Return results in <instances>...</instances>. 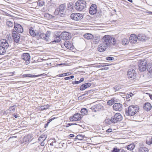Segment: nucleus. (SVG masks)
I'll return each mask as SVG.
<instances>
[{"mask_svg":"<svg viewBox=\"0 0 152 152\" xmlns=\"http://www.w3.org/2000/svg\"><path fill=\"white\" fill-rule=\"evenodd\" d=\"M149 96L150 99L152 100V95H149Z\"/></svg>","mask_w":152,"mask_h":152,"instance_id":"774afa93","label":"nucleus"},{"mask_svg":"<svg viewBox=\"0 0 152 152\" xmlns=\"http://www.w3.org/2000/svg\"><path fill=\"white\" fill-rule=\"evenodd\" d=\"M68 73H64L62 74V77H64L66 76L67 75V74Z\"/></svg>","mask_w":152,"mask_h":152,"instance_id":"864d4df0","label":"nucleus"},{"mask_svg":"<svg viewBox=\"0 0 152 152\" xmlns=\"http://www.w3.org/2000/svg\"><path fill=\"white\" fill-rule=\"evenodd\" d=\"M111 118L110 119H106L105 120V122L107 124H110L111 123H113L111 121Z\"/></svg>","mask_w":152,"mask_h":152,"instance_id":"58836bf2","label":"nucleus"},{"mask_svg":"<svg viewBox=\"0 0 152 152\" xmlns=\"http://www.w3.org/2000/svg\"><path fill=\"white\" fill-rule=\"evenodd\" d=\"M74 4L72 3H69L67 4L66 9L69 11H71L73 9Z\"/></svg>","mask_w":152,"mask_h":152,"instance_id":"b1692460","label":"nucleus"},{"mask_svg":"<svg viewBox=\"0 0 152 152\" xmlns=\"http://www.w3.org/2000/svg\"><path fill=\"white\" fill-rule=\"evenodd\" d=\"M146 143L148 145H150L152 144V142H151L150 138H149L147 140Z\"/></svg>","mask_w":152,"mask_h":152,"instance_id":"ea45409f","label":"nucleus"},{"mask_svg":"<svg viewBox=\"0 0 152 152\" xmlns=\"http://www.w3.org/2000/svg\"><path fill=\"white\" fill-rule=\"evenodd\" d=\"M59 14L60 15L61 17H63L64 15V12H61V13H59Z\"/></svg>","mask_w":152,"mask_h":152,"instance_id":"de8ad7c7","label":"nucleus"},{"mask_svg":"<svg viewBox=\"0 0 152 152\" xmlns=\"http://www.w3.org/2000/svg\"><path fill=\"white\" fill-rule=\"evenodd\" d=\"M66 8V5L65 4H61L59 7V12L61 13L64 12Z\"/></svg>","mask_w":152,"mask_h":152,"instance_id":"aec40b11","label":"nucleus"},{"mask_svg":"<svg viewBox=\"0 0 152 152\" xmlns=\"http://www.w3.org/2000/svg\"><path fill=\"white\" fill-rule=\"evenodd\" d=\"M70 16L72 19L75 20H79L83 17L82 14L76 13H72Z\"/></svg>","mask_w":152,"mask_h":152,"instance_id":"423d86ee","label":"nucleus"},{"mask_svg":"<svg viewBox=\"0 0 152 152\" xmlns=\"http://www.w3.org/2000/svg\"><path fill=\"white\" fill-rule=\"evenodd\" d=\"M108 69V67H105L103 68L102 69H101V70H107Z\"/></svg>","mask_w":152,"mask_h":152,"instance_id":"4d7b16f0","label":"nucleus"},{"mask_svg":"<svg viewBox=\"0 0 152 152\" xmlns=\"http://www.w3.org/2000/svg\"><path fill=\"white\" fill-rule=\"evenodd\" d=\"M80 83L79 81H75L72 82V84H79Z\"/></svg>","mask_w":152,"mask_h":152,"instance_id":"49530a36","label":"nucleus"},{"mask_svg":"<svg viewBox=\"0 0 152 152\" xmlns=\"http://www.w3.org/2000/svg\"><path fill=\"white\" fill-rule=\"evenodd\" d=\"M84 80V78L83 77H82L80 79L79 81L80 83L83 81Z\"/></svg>","mask_w":152,"mask_h":152,"instance_id":"3c124183","label":"nucleus"},{"mask_svg":"<svg viewBox=\"0 0 152 152\" xmlns=\"http://www.w3.org/2000/svg\"><path fill=\"white\" fill-rule=\"evenodd\" d=\"M112 39L111 40V44H112L113 45H115L116 42V40L114 38H112L111 37Z\"/></svg>","mask_w":152,"mask_h":152,"instance_id":"c9c22d12","label":"nucleus"},{"mask_svg":"<svg viewBox=\"0 0 152 152\" xmlns=\"http://www.w3.org/2000/svg\"><path fill=\"white\" fill-rule=\"evenodd\" d=\"M83 136L82 135H78L75 138L74 140H76L77 139L80 140H82L83 139Z\"/></svg>","mask_w":152,"mask_h":152,"instance_id":"473e14b6","label":"nucleus"},{"mask_svg":"<svg viewBox=\"0 0 152 152\" xmlns=\"http://www.w3.org/2000/svg\"><path fill=\"white\" fill-rule=\"evenodd\" d=\"M69 77L70 78V79H72L74 77V76L73 75H72Z\"/></svg>","mask_w":152,"mask_h":152,"instance_id":"69168bd1","label":"nucleus"},{"mask_svg":"<svg viewBox=\"0 0 152 152\" xmlns=\"http://www.w3.org/2000/svg\"><path fill=\"white\" fill-rule=\"evenodd\" d=\"M57 76H58V77H62V74H59Z\"/></svg>","mask_w":152,"mask_h":152,"instance_id":"338daca9","label":"nucleus"},{"mask_svg":"<svg viewBox=\"0 0 152 152\" xmlns=\"http://www.w3.org/2000/svg\"><path fill=\"white\" fill-rule=\"evenodd\" d=\"M91 86L90 83H87L82 85L80 87V90L83 91Z\"/></svg>","mask_w":152,"mask_h":152,"instance_id":"f3484780","label":"nucleus"},{"mask_svg":"<svg viewBox=\"0 0 152 152\" xmlns=\"http://www.w3.org/2000/svg\"><path fill=\"white\" fill-rule=\"evenodd\" d=\"M20 35V34L16 32L12 33V37L14 41L16 43H18L19 41Z\"/></svg>","mask_w":152,"mask_h":152,"instance_id":"2eb2a0df","label":"nucleus"},{"mask_svg":"<svg viewBox=\"0 0 152 152\" xmlns=\"http://www.w3.org/2000/svg\"><path fill=\"white\" fill-rule=\"evenodd\" d=\"M119 151H120V150L119 149L115 148H113L112 152H119Z\"/></svg>","mask_w":152,"mask_h":152,"instance_id":"c03bdc74","label":"nucleus"},{"mask_svg":"<svg viewBox=\"0 0 152 152\" xmlns=\"http://www.w3.org/2000/svg\"><path fill=\"white\" fill-rule=\"evenodd\" d=\"M22 58L23 60L26 61V63L27 64H29L30 56L28 53H23L22 56Z\"/></svg>","mask_w":152,"mask_h":152,"instance_id":"f8f14e48","label":"nucleus"},{"mask_svg":"<svg viewBox=\"0 0 152 152\" xmlns=\"http://www.w3.org/2000/svg\"><path fill=\"white\" fill-rule=\"evenodd\" d=\"M135 148V145L134 144H131L128 145L127 147V149L129 150H132Z\"/></svg>","mask_w":152,"mask_h":152,"instance_id":"c85d7f7f","label":"nucleus"},{"mask_svg":"<svg viewBox=\"0 0 152 152\" xmlns=\"http://www.w3.org/2000/svg\"><path fill=\"white\" fill-rule=\"evenodd\" d=\"M86 6V1L83 0H78L75 3V8L79 11H81L84 10Z\"/></svg>","mask_w":152,"mask_h":152,"instance_id":"7ed1b4c3","label":"nucleus"},{"mask_svg":"<svg viewBox=\"0 0 152 152\" xmlns=\"http://www.w3.org/2000/svg\"><path fill=\"white\" fill-rule=\"evenodd\" d=\"M7 25L9 27H12L13 26V23L10 21H8L6 22Z\"/></svg>","mask_w":152,"mask_h":152,"instance_id":"2f4dec72","label":"nucleus"},{"mask_svg":"<svg viewBox=\"0 0 152 152\" xmlns=\"http://www.w3.org/2000/svg\"><path fill=\"white\" fill-rule=\"evenodd\" d=\"M74 124L76 125L77 124H73L72 123L68 124V125H69V126H70L71 125H74Z\"/></svg>","mask_w":152,"mask_h":152,"instance_id":"e2e57ef3","label":"nucleus"},{"mask_svg":"<svg viewBox=\"0 0 152 152\" xmlns=\"http://www.w3.org/2000/svg\"><path fill=\"white\" fill-rule=\"evenodd\" d=\"M81 118V117L80 114L76 113L72 117H71L69 118V120L72 121H79Z\"/></svg>","mask_w":152,"mask_h":152,"instance_id":"1a4fd4ad","label":"nucleus"},{"mask_svg":"<svg viewBox=\"0 0 152 152\" xmlns=\"http://www.w3.org/2000/svg\"><path fill=\"white\" fill-rule=\"evenodd\" d=\"M14 28L18 33H22L23 32V27L19 24L15 23L14 24Z\"/></svg>","mask_w":152,"mask_h":152,"instance_id":"4468645a","label":"nucleus"},{"mask_svg":"<svg viewBox=\"0 0 152 152\" xmlns=\"http://www.w3.org/2000/svg\"><path fill=\"white\" fill-rule=\"evenodd\" d=\"M49 123V122H48L47 123L45 124V128H46L48 126V124Z\"/></svg>","mask_w":152,"mask_h":152,"instance_id":"bf43d9fd","label":"nucleus"},{"mask_svg":"<svg viewBox=\"0 0 152 152\" xmlns=\"http://www.w3.org/2000/svg\"><path fill=\"white\" fill-rule=\"evenodd\" d=\"M100 107V108H99L100 109H101L102 108V107L99 105H96V107L97 108L98 107Z\"/></svg>","mask_w":152,"mask_h":152,"instance_id":"13d9d810","label":"nucleus"},{"mask_svg":"<svg viewBox=\"0 0 152 152\" xmlns=\"http://www.w3.org/2000/svg\"><path fill=\"white\" fill-rule=\"evenodd\" d=\"M97 10L96 5L94 4H93L90 7L89 12L91 15H94L97 12Z\"/></svg>","mask_w":152,"mask_h":152,"instance_id":"6e6552de","label":"nucleus"},{"mask_svg":"<svg viewBox=\"0 0 152 152\" xmlns=\"http://www.w3.org/2000/svg\"><path fill=\"white\" fill-rule=\"evenodd\" d=\"M40 75H32V74H25L23 75V76L25 77H39Z\"/></svg>","mask_w":152,"mask_h":152,"instance_id":"cd10ccee","label":"nucleus"},{"mask_svg":"<svg viewBox=\"0 0 152 152\" xmlns=\"http://www.w3.org/2000/svg\"><path fill=\"white\" fill-rule=\"evenodd\" d=\"M55 39L54 40L53 42H58L60 41L61 38L60 37H55Z\"/></svg>","mask_w":152,"mask_h":152,"instance_id":"e433bc0d","label":"nucleus"},{"mask_svg":"<svg viewBox=\"0 0 152 152\" xmlns=\"http://www.w3.org/2000/svg\"><path fill=\"white\" fill-rule=\"evenodd\" d=\"M38 33H39L37 37L38 38H41L45 40L46 41H47V39H46L45 38V34L44 33H41V32L39 31Z\"/></svg>","mask_w":152,"mask_h":152,"instance_id":"412c9836","label":"nucleus"},{"mask_svg":"<svg viewBox=\"0 0 152 152\" xmlns=\"http://www.w3.org/2000/svg\"><path fill=\"white\" fill-rule=\"evenodd\" d=\"M133 95V94L132 93H130L129 94H127L126 95L127 98H129L132 96Z\"/></svg>","mask_w":152,"mask_h":152,"instance_id":"37998d69","label":"nucleus"},{"mask_svg":"<svg viewBox=\"0 0 152 152\" xmlns=\"http://www.w3.org/2000/svg\"><path fill=\"white\" fill-rule=\"evenodd\" d=\"M38 32V31L36 32L35 31L34 28L33 27H31L29 28V33L31 35L32 37L36 36L37 37L38 35H39Z\"/></svg>","mask_w":152,"mask_h":152,"instance_id":"dca6fc26","label":"nucleus"},{"mask_svg":"<svg viewBox=\"0 0 152 152\" xmlns=\"http://www.w3.org/2000/svg\"><path fill=\"white\" fill-rule=\"evenodd\" d=\"M122 109V105L120 103H115L113 105V109L115 111H120Z\"/></svg>","mask_w":152,"mask_h":152,"instance_id":"9d476101","label":"nucleus"},{"mask_svg":"<svg viewBox=\"0 0 152 152\" xmlns=\"http://www.w3.org/2000/svg\"><path fill=\"white\" fill-rule=\"evenodd\" d=\"M108 65H104V64H101L99 65V67H103L105 66H107Z\"/></svg>","mask_w":152,"mask_h":152,"instance_id":"8fccbe9b","label":"nucleus"},{"mask_svg":"<svg viewBox=\"0 0 152 152\" xmlns=\"http://www.w3.org/2000/svg\"><path fill=\"white\" fill-rule=\"evenodd\" d=\"M137 40V37L134 34H132L129 37V42L132 44H135Z\"/></svg>","mask_w":152,"mask_h":152,"instance_id":"ddd939ff","label":"nucleus"},{"mask_svg":"<svg viewBox=\"0 0 152 152\" xmlns=\"http://www.w3.org/2000/svg\"><path fill=\"white\" fill-rule=\"evenodd\" d=\"M46 135L42 134L39 137L38 140L40 141H44L46 139Z\"/></svg>","mask_w":152,"mask_h":152,"instance_id":"bb28decb","label":"nucleus"},{"mask_svg":"<svg viewBox=\"0 0 152 152\" xmlns=\"http://www.w3.org/2000/svg\"><path fill=\"white\" fill-rule=\"evenodd\" d=\"M42 142L41 143L40 145L41 146H43L45 145V143L44 142V141H42Z\"/></svg>","mask_w":152,"mask_h":152,"instance_id":"6e6d98bb","label":"nucleus"},{"mask_svg":"<svg viewBox=\"0 0 152 152\" xmlns=\"http://www.w3.org/2000/svg\"><path fill=\"white\" fill-rule=\"evenodd\" d=\"M50 31H48L45 34V38L46 39H47V41H48L49 39V37L50 36Z\"/></svg>","mask_w":152,"mask_h":152,"instance_id":"f704fd0d","label":"nucleus"},{"mask_svg":"<svg viewBox=\"0 0 152 152\" xmlns=\"http://www.w3.org/2000/svg\"><path fill=\"white\" fill-rule=\"evenodd\" d=\"M7 49L0 45V55H4L5 54Z\"/></svg>","mask_w":152,"mask_h":152,"instance_id":"4be33fe9","label":"nucleus"},{"mask_svg":"<svg viewBox=\"0 0 152 152\" xmlns=\"http://www.w3.org/2000/svg\"><path fill=\"white\" fill-rule=\"evenodd\" d=\"M93 35L91 34H86L84 35V37L85 38L87 39H92L93 37Z\"/></svg>","mask_w":152,"mask_h":152,"instance_id":"a878e982","label":"nucleus"},{"mask_svg":"<svg viewBox=\"0 0 152 152\" xmlns=\"http://www.w3.org/2000/svg\"><path fill=\"white\" fill-rule=\"evenodd\" d=\"M139 108L137 106L131 105L126 109L125 114L126 115L133 116L138 111Z\"/></svg>","mask_w":152,"mask_h":152,"instance_id":"f03ea898","label":"nucleus"},{"mask_svg":"<svg viewBox=\"0 0 152 152\" xmlns=\"http://www.w3.org/2000/svg\"><path fill=\"white\" fill-rule=\"evenodd\" d=\"M137 37V39L142 41H144L146 38L145 36L142 34L138 35Z\"/></svg>","mask_w":152,"mask_h":152,"instance_id":"393cba45","label":"nucleus"},{"mask_svg":"<svg viewBox=\"0 0 152 152\" xmlns=\"http://www.w3.org/2000/svg\"><path fill=\"white\" fill-rule=\"evenodd\" d=\"M111 37L110 35L104 36L101 40V43L98 46V50L100 52L105 51L111 45Z\"/></svg>","mask_w":152,"mask_h":152,"instance_id":"f257e3e1","label":"nucleus"},{"mask_svg":"<svg viewBox=\"0 0 152 152\" xmlns=\"http://www.w3.org/2000/svg\"><path fill=\"white\" fill-rule=\"evenodd\" d=\"M14 107V106H12L11 107L10 109V110H11L12 111H14V110H15V109L14 108H13V107Z\"/></svg>","mask_w":152,"mask_h":152,"instance_id":"603ef678","label":"nucleus"},{"mask_svg":"<svg viewBox=\"0 0 152 152\" xmlns=\"http://www.w3.org/2000/svg\"><path fill=\"white\" fill-rule=\"evenodd\" d=\"M127 75L129 78L132 79H134L136 75L134 70L133 69H129L128 71Z\"/></svg>","mask_w":152,"mask_h":152,"instance_id":"0eeeda50","label":"nucleus"},{"mask_svg":"<svg viewBox=\"0 0 152 152\" xmlns=\"http://www.w3.org/2000/svg\"><path fill=\"white\" fill-rule=\"evenodd\" d=\"M138 151V152H148L149 150L146 147H142L139 148Z\"/></svg>","mask_w":152,"mask_h":152,"instance_id":"5701e85b","label":"nucleus"},{"mask_svg":"<svg viewBox=\"0 0 152 152\" xmlns=\"http://www.w3.org/2000/svg\"><path fill=\"white\" fill-rule=\"evenodd\" d=\"M55 118H51L49 120V121L48 122H49V123L51 121L53 120L54 119H55Z\"/></svg>","mask_w":152,"mask_h":152,"instance_id":"0e129e2a","label":"nucleus"},{"mask_svg":"<svg viewBox=\"0 0 152 152\" xmlns=\"http://www.w3.org/2000/svg\"><path fill=\"white\" fill-rule=\"evenodd\" d=\"M112 131V129L109 128L106 130V132H110Z\"/></svg>","mask_w":152,"mask_h":152,"instance_id":"09e8293b","label":"nucleus"},{"mask_svg":"<svg viewBox=\"0 0 152 152\" xmlns=\"http://www.w3.org/2000/svg\"><path fill=\"white\" fill-rule=\"evenodd\" d=\"M0 45L7 49L11 48V43L9 40L5 39H2L0 41Z\"/></svg>","mask_w":152,"mask_h":152,"instance_id":"20e7f679","label":"nucleus"},{"mask_svg":"<svg viewBox=\"0 0 152 152\" xmlns=\"http://www.w3.org/2000/svg\"><path fill=\"white\" fill-rule=\"evenodd\" d=\"M64 79L66 80H67L70 79V78L69 77H66L64 78Z\"/></svg>","mask_w":152,"mask_h":152,"instance_id":"052dcab7","label":"nucleus"},{"mask_svg":"<svg viewBox=\"0 0 152 152\" xmlns=\"http://www.w3.org/2000/svg\"><path fill=\"white\" fill-rule=\"evenodd\" d=\"M70 137H74V135L72 134H70L69 135Z\"/></svg>","mask_w":152,"mask_h":152,"instance_id":"680f3d73","label":"nucleus"},{"mask_svg":"<svg viewBox=\"0 0 152 152\" xmlns=\"http://www.w3.org/2000/svg\"><path fill=\"white\" fill-rule=\"evenodd\" d=\"M144 109L146 111H149L151 108V105L149 103H146L144 105Z\"/></svg>","mask_w":152,"mask_h":152,"instance_id":"6ab92c4d","label":"nucleus"},{"mask_svg":"<svg viewBox=\"0 0 152 152\" xmlns=\"http://www.w3.org/2000/svg\"><path fill=\"white\" fill-rule=\"evenodd\" d=\"M60 33L59 32H56L54 34V37H60Z\"/></svg>","mask_w":152,"mask_h":152,"instance_id":"4c0bfd02","label":"nucleus"},{"mask_svg":"<svg viewBox=\"0 0 152 152\" xmlns=\"http://www.w3.org/2000/svg\"><path fill=\"white\" fill-rule=\"evenodd\" d=\"M80 112L82 115H84L87 114V111L86 108H83L81 110Z\"/></svg>","mask_w":152,"mask_h":152,"instance_id":"7c9ffc66","label":"nucleus"},{"mask_svg":"<svg viewBox=\"0 0 152 152\" xmlns=\"http://www.w3.org/2000/svg\"><path fill=\"white\" fill-rule=\"evenodd\" d=\"M106 59L108 60H112L114 59V58L112 57H108L106 58Z\"/></svg>","mask_w":152,"mask_h":152,"instance_id":"a18cd8bd","label":"nucleus"},{"mask_svg":"<svg viewBox=\"0 0 152 152\" xmlns=\"http://www.w3.org/2000/svg\"><path fill=\"white\" fill-rule=\"evenodd\" d=\"M44 3L43 2H40L39 3V6H42L44 5Z\"/></svg>","mask_w":152,"mask_h":152,"instance_id":"5fc2aeb1","label":"nucleus"},{"mask_svg":"<svg viewBox=\"0 0 152 152\" xmlns=\"http://www.w3.org/2000/svg\"><path fill=\"white\" fill-rule=\"evenodd\" d=\"M122 119V116L119 113H116L111 118V121L113 123H115L121 121Z\"/></svg>","mask_w":152,"mask_h":152,"instance_id":"39448f33","label":"nucleus"},{"mask_svg":"<svg viewBox=\"0 0 152 152\" xmlns=\"http://www.w3.org/2000/svg\"><path fill=\"white\" fill-rule=\"evenodd\" d=\"M49 107V106L48 105H45V106L43 107H41V110H46Z\"/></svg>","mask_w":152,"mask_h":152,"instance_id":"a19ab883","label":"nucleus"},{"mask_svg":"<svg viewBox=\"0 0 152 152\" xmlns=\"http://www.w3.org/2000/svg\"><path fill=\"white\" fill-rule=\"evenodd\" d=\"M64 45L66 48L70 49L72 48L73 45L71 42L67 41L64 42Z\"/></svg>","mask_w":152,"mask_h":152,"instance_id":"a211bd4d","label":"nucleus"},{"mask_svg":"<svg viewBox=\"0 0 152 152\" xmlns=\"http://www.w3.org/2000/svg\"><path fill=\"white\" fill-rule=\"evenodd\" d=\"M69 33L66 31H64L61 33L60 37L61 39L67 40L69 38Z\"/></svg>","mask_w":152,"mask_h":152,"instance_id":"9b49d317","label":"nucleus"},{"mask_svg":"<svg viewBox=\"0 0 152 152\" xmlns=\"http://www.w3.org/2000/svg\"><path fill=\"white\" fill-rule=\"evenodd\" d=\"M24 140L25 142H29L30 140L29 139V137L28 136L24 137Z\"/></svg>","mask_w":152,"mask_h":152,"instance_id":"79ce46f5","label":"nucleus"},{"mask_svg":"<svg viewBox=\"0 0 152 152\" xmlns=\"http://www.w3.org/2000/svg\"><path fill=\"white\" fill-rule=\"evenodd\" d=\"M122 43L124 45H126L129 43V41L126 39H123L122 40Z\"/></svg>","mask_w":152,"mask_h":152,"instance_id":"c756f323","label":"nucleus"},{"mask_svg":"<svg viewBox=\"0 0 152 152\" xmlns=\"http://www.w3.org/2000/svg\"><path fill=\"white\" fill-rule=\"evenodd\" d=\"M114 102V99L112 98L111 99L109 100L107 102V104L109 105H112Z\"/></svg>","mask_w":152,"mask_h":152,"instance_id":"72a5a7b5","label":"nucleus"}]
</instances>
